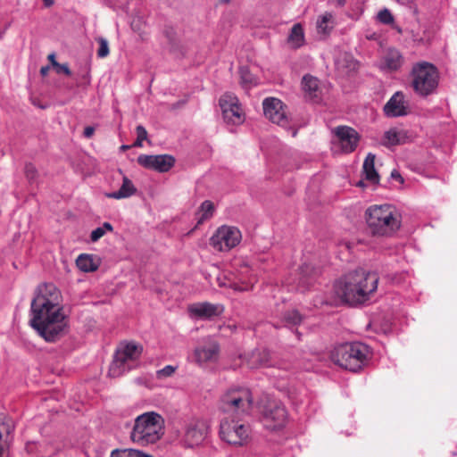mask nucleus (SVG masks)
Returning <instances> with one entry per match:
<instances>
[{
    "label": "nucleus",
    "instance_id": "f257e3e1",
    "mask_svg": "<svg viewBox=\"0 0 457 457\" xmlns=\"http://www.w3.org/2000/svg\"><path fill=\"white\" fill-rule=\"evenodd\" d=\"M29 325L48 343L62 337L69 328L61 291L53 283L39 285L34 294L29 310Z\"/></svg>",
    "mask_w": 457,
    "mask_h": 457
},
{
    "label": "nucleus",
    "instance_id": "f03ea898",
    "mask_svg": "<svg viewBox=\"0 0 457 457\" xmlns=\"http://www.w3.org/2000/svg\"><path fill=\"white\" fill-rule=\"evenodd\" d=\"M221 408L225 412H232L237 419L224 418L220 424V436L229 445H244L250 436L251 429L241 420V416L249 413L253 405L251 391L246 387H233L222 395Z\"/></svg>",
    "mask_w": 457,
    "mask_h": 457
},
{
    "label": "nucleus",
    "instance_id": "7ed1b4c3",
    "mask_svg": "<svg viewBox=\"0 0 457 457\" xmlns=\"http://www.w3.org/2000/svg\"><path fill=\"white\" fill-rule=\"evenodd\" d=\"M378 284V276L363 269L350 271L334 284L336 295L342 301L355 306L370 299Z\"/></svg>",
    "mask_w": 457,
    "mask_h": 457
},
{
    "label": "nucleus",
    "instance_id": "20e7f679",
    "mask_svg": "<svg viewBox=\"0 0 457 457\" xmlns=\"http://www.w3.org/2000/svg\"><path fill=\"white\" fill-rule=\"evenodd\" d=\"M368 228L373 236L391 237L401 227L402 215L392 204L371 205L365 212Z\"/></svg>",
    "mask_w": 457,
    "mask_h": 457
},
{
    "label": "nucleus",
    "instance_id": "39448f33",
    "mask_svg": "<svg viewBox=\"0 0 457 457\" xmlns=\"http://www.w3.org/2000/svg\"><path fill=\"white\" fill-rule=\"evenodd\" d=\"M372 357L369 345L361 342H347L337 345L332 353L333 361L338 366L357 372L365 367Z\"/></svg>",
    "mask_w": 457,
    "mask_h": 457
},
{
    "label": "nucleus",
    "instance_id": "423d86ee",
    "mask_svg": "<svg viewBox=\"0 0 457 457\" xmlns=\"http://www.w3.org/2000/svg\"><path fill=\"white\" fill-rule=\"evenodd\" d=\"M164 419L155 411H147L135 419L130 433L133 443L146 446L155 444L164 435Z\"/></svg>",
    "mask_w": 457,
    "mask_h": 457
},
{
    "label": "nucleus",
    "instance_id": "0eeeda50",
    "mask_svg": "<svg viewBox=\"0 0 457 457\" xmlns=\"http://www.w3.org/2000/svg\"><path fill=\"white\" fill-rule=\"evenodd\" d=\"M439 79L438 69L426 61L413 63L410 71V86L421 98H427L437 93Z\"/></svg>",
    "mask_w": 457,
    "mask_h": 457
},
{
    "label": "nucleus",
    "instance_id": "6e6552de",
    "mask_svg": "<svg viewBox=\"0 0 457 457\" xmlns=\"http://www.w3.org/2000/svg\"><path fill=\"white\" fill-rule=\"evenodd\" d=\"M142 352V346L134 342L120 344L109 368V375L113 378L120 377L136 368Z\"/></svg>",
    "mask_w": 457,
    "mask_h": 457
},
{
    "label": "nucleus",
    "instance_id": "1a4fd4ad",
    "mask_svg": "<svg viewBox=\"0 0 457 457\" xmlns=\"http://www.w3.org/2000/svg\"><path fill=\"white\" fill-rule=\"evenodd\" d=\"M287 420V411L284 404L275 399H269L261 411V421L270 431L282 428Z\"/></svg>",
    "mask_w": 457,
    "mask_h": 457
},
{
    "label": "nucleus",
    "instance_id": "9d476101",
    "mask_svg": "<svg viewBox=\"0 0 457 457\" xmlns=\"http://www.w3.org/2000/svg\"><path fill=\"white\" fill-rule=\"evenodd\" d=\"M242 233L235 226L219 227L210 239V245L220 252H228L240 244Z\"/></svg>",
    "mask_w": 457,
    "mask_h": 457
},
{
    "label": "nucleus",
    "instance_id": "9b49d317",
    "mask_svg": "<svg viewBox=\"0 0 457 457\" xmlns=\"http://www.w3.org/2000/svg\"><path fill=\"white\" fill-rule=\"evenodd\" d=\"M209 426L203 420H192L186 424L183 432V444L185 446L192 448L202 445L207 438Z\"/></svg>",
    "mask_w": 457,
    "mask_h": 457
},
{
    "label": "nucleus",
    "instance_id": "f8f14e48",
    "mask_svg": "<svg viewBox=\"0 0 457 457\" xmlns=\"http://www.w3.org/2000/svg\"><path fill=\"white\" fill-rule=\"evenodd\" d=\"M263 113L271 122L282 128H288L289 118L287 114V105L279 99L267 97L262 102Z\"/></svg>",
    "mask_w": 457,
    "mask_h": 457
},
{
    "label": "nucleus",
    "instance_id": "ddd939ff",
    "mask_svg": "<svg viewBox=\"0 0 457 457\" xmlns=\"http://www.w3.org/2000/svg\"><path fill=\"white\" fill-rule=\"evenodd\" d=\"M333 143L338 145L341 151L345 154L353 152L360 141L359 133L348 126H337L333 129Z\"/></svg>",
    "mask_w": 457,
    "mask_h": 457
},
{
    "label": "nucleus",
    "instance_id": "4468645a",
    "mask_svg": "<svg viewBox=\"0 0 457 457\" xmlns=\"http://www.w3.org/2000/svg\"><path fill=\"white\" fill-rule=\"evenodd\" d=\"M220 353L219 344L212 339H205L195 348L192 358L199 366L217 361Z\"/></svg>",
    "mask_w": 457,
    "mask_h": 457
},
{
    "label": "nucleus",
    "instance_id": "2eb2a0df",
    "mask_svg": "<svg viewBox=\"0 0 457 457\" xmlns=\"http://www.w3.org/2000/svg\"><path fill=\"white\" fill-rule=\"evenodd\" d=\"M223 119L227 123L239 124L243 121L237 97L232 93H225L219 100Z\"/></svg>",
    "mask_w": 457,
    "mask_h": 457
},
{
    "label": "nucleus",
    "instance_id": "dca6fc26",
    "mask_svg": "<svg viewBox=\"0 0 457 457\" xmlns=\"http://www.w3.org/2000/svg\"><path fill=\"white\" fill-rule=\"evenodd\" d=\"M187 311L189 316L194 320H211L220 316L224 308L221 304L202 302L188 305Z\"/></svg>",
    "mask_w": 457,
    "mask_h": 457
},
{
    "label": "nucleus",
    "instance_id": "f3484780",
    "mask_svg": "<svg viewBox=\"0 0 457 457\" xmlns=\"http://www.w3.org/2000/svg\"><path fill=\"white\" fill-rule=\"evenodd\" d=\"M137 163L145 169L166 172L174 165L175 159L169 154H140L137 157Z\"/></svg>",
    "mask_w": 457,
    "mask_h": 457
},
{
    "label": "nucleus",
    "instance_id": "a211bd4d",
    "mask_svg": "<svg viewBox=\"0 0 457 457\" xmlns=\"http://www.w3.org/2000/svg\"><path fill=\"white\" fill-rule=\"evenodd\" d=\"M384 113L388 118L403 117L409 114V103L402 91H396L386 103Z\"/></svg>",
    "mask_w": 457,
    "mask_h": 457
},
{
    "label": "nucleus",
    "instance_id": "6ab92c4d",
    "mask_svg": "<svg viewBox=\"0 0 457 457\" xmlns=\"http://www.w3.org/2000/svg\"><path fill=\"white\" fill-rule=\"evenodd\" d=\"M14 424L12 419L0 418V457H9V450L13 440Z\"/></svg>",
    "mask_w": 457,
    "mask_h": 457
},
{
    "label": "nucleus",
    "instance_id": "aec40b11",
    "mask_svg": "<svg viewBox=\"0 0 457 457\" xmlns=\"http://www.w3.org/2000/svg\"><path fill=\"white\" fill-rule=\"evenodd\" d=\"M404 62L403 56L399 50L388 48L381 58L379 68L383 71H397Z\"/></svg>",
    "mask_w": 457,
    "mask_h": 457
},
{
    "label": "nucleus",
    "instance_id": "412c9836",
    "mask_svg": "<svg viewBox=\"0 0 457 457\" xmlns=\"http://www.w3.org/2000/svg\"><path fill=\"white\" fill-rule=\"evenodd\" d=\"M302 89L304 93V97L313 103H318L321 100V88L320 80L310 74H306L302 79Z\"/></svg>",
    "mask_w": 457,
    "mask_h": 457
},
{
    "label": "nucleus",
    "instance_id": "4be33fe9",
    "mask_svg": "<svg viewBox=\"0 0 457 457\" xmlns=\"http://www.w3.org/2000/svg\"><path fill=\"white\" fill-rule=\"evenodd\" d=\"M249 369H259L272 365L270 360V352L266 349H255L244 358Z\"/></svg>",
    "mask_w": 457,
    "mask_h": 457
},
{
    "label": "nucleus",
    "instance_id": "5701e85b",
    "mask_svg": "<svg viewBox=\"0 0 457 457\" xmlns=\"http://www.w3.org/2000/svg\"><path fill=\"white\" fill-rule=\"evenodd\" d=\"M299 281L296 286V289L300 291H304L308 289L312 285L314 275L316 273L315 269L308 263L303 264L299 269Z\"/></svg>",
    "mask_w": 457,
    "mask_h": 457
},
{
    "label": "nucleus",
    "instance_id": "b1692460",
    "mask_svg": "<svg viewBox=\"0 0 457 457\" xmlns=\"http://www.w3.org/2000/svg\"><path fill=\"white\" fill-rule=\"evenodd\" d=\"M137 192V188L132 181L126 176H123L122 184L119 190L106 194L108 198L123 199L133 195Z\"/></svg>",
    "mask_w": 457,
    "mask_h": 457
},
{
    "label": "nucleus",
    "instance_id": "393cba45",
    "mask_svg": "<svg viewBox=\"0 0 457 457\" xmlns=\"http://www.w3.org/2000/svg\"><path fill=\"white\" fill-rule=\"evenodd\" d=\"M363 173L365 179L373 184H378L379 176L375 169V154L369 153L363 162Z\"/></svg>",
    "mask_w": 457,
    "mask_h": 457
},
{
    "label": "nucleus",
    "instance_id": "a878e982",
    "mask_svg": "<svg viewBox=\"0 0 457 457\" xmlns=\"http://www.w3.org/2000/svg\"><path fill=\"white\" fill-rule=\"evenodd\" d=\"M287 42L295 49L303 46L305 42L304 31L300 23H296L292 27L287 37Z\"/></svg>",
    "mask_w": 457,
    "mask_h": 457
},
{
    "label": "nucleus",
    "instance_id": "bb28decb",
    "mask_svg": "<svg viewBox=\"0 0 457 457\" xmlns=\"http://www.w3.org/2000/svg\"><path fill=\"white\" fill-rule=\"evenodd\" d=\"M214 211L215 207L212 202L209 200L204 201L195 213L197 225L202 224L206 220L211 219L213 216Z\"/></svg>",
    "mask_w": 457,
    "mask_h": 457
},
{
    "label": "nucleus",
    "instance_id": "cd10ccee",
    "mask_svg": "<svg viewBox=\"0 0 457 457\" xmlns=\"http://www.w3.org/2000/svg\"><path fill=\"white\" fill-rule=\"evenodd\" d=\"M406 132L404 130L390 129L384 135L385 144L396 145L406 142Z\"/></svg>",
    "mask_w": 457,
    "mask_h": 457
},
{
    "label": "nucleus",
    "instance_id": "c85d7f7f",
    "mask_svg": "<svg viewBox=\"0 0 457 457\" xmlns=\"http://www.w3.org/2000/svg\"><path fill=\"white\" fill-rule=\"evenodd\" d=\"M77 267L84 272H92L98 269V264L96 263L92 255L81 253L76 260Z\"/></svg>",
    "mask_w": 457,
    "mask_h": 457
},
{
    "label": "nucleus",
    "instance_id": "c756f323",
    "mask_svg": "<svg viewBox=\"0 0 457 457\" xmlns=\"http://www.w3.org/2000/svg\"><path fill=\"white\" fill-rule=\"evenodd\" d=\"M251 269L248 266L247 263L245 262H242V264L240 265V268L238 270V279L241 281L243 286H237L235 284V289L236 290H246L248 288V285L253 283V280L251 278Z\"/></svg>",
    "mask_w": 457,
    "mask_h": 457
},
{
    "label": "nucleus",
    "instance_id": "7c9ffc66",
    "mask_svg": "<svg viewBox=\"0 0 457 457\" xmlns=\"http://www.w3.org/2000/svg\"><path fill=\"white\" fill-rule=\"evenodd\" d=\"M316 27L319 33L327 34L333 28V15L331 12H325L318 17Z\"/></svg>",
    "mask_w": 457,
    "mask_h": 457
},
{
    "label": "nucleus",
    "instance_id": "2f4dec72",
    "mask_svg": "<svg viewBox=\"0 0 457 457\" xmlns=\"http://www.w3.org/2000/svg\"><path fill=\"white\" fill-rule=\"evenodd\" d=\"M303 320L302 315L296 310H291L284 313L282 322L283 326L293 330Z\"/></svg>",
    "mask_w": 457,
    "mask_h": 457
},
{
    "label": "nucleus",
    "instance_id": "473e14b6",
    "mask_svg": "<svg viewBox=\"0 0 457 457\" xmlns=\"http://www.w3.org/2000/svg\"><path fill=\"white\" fill-rule=\"evenodd\" d=\"M110 457H153L140 450L133 448L114 449L111 452Z\"/></svg>",
    "mask_w": 457,
    "mask_h": 457
},
{
    "label": "nucleus",
    "instance_id": "72a5a7b5",
    "mask_svg": "<svg viewBox=\"0 0 457 457\" xmlns=\"http://www.w3.org/2000/svg\"><path fill=\"white\" fill-rule=\"evenodd\" d=\"M113 230V227L110 222H104L101 227L94 229L90 234V240L93 243L97 242L101 237H103L105 233L112 232Z\"/></svg>",
    "mask_w": 457,
    "mask_h": 457
},
{
    "label": "nucleus",
    "instance_id": "f704fd0d",
    "mask_svg": "<svg viewBox=\"0 0 457 457\" xmlns=\"http://www.w3.org/2000/svg\"><path fill=\"white\" fill-rule=\"evenodd\" d=\"M378 21L385 25H391L395 21V18L391 12L387 8H384L383 10L379 11L377 15Z\"/></svg>",
    "mask_w": 457,
    "mask_h": 457
},
{
    "label": "nucleus",
    "instance_id": "c9c22d12",
    "mask_svg": "<svg viewBox=\"0 0 457 457\" xmlns=\"http://www.w3.org/2000/svg\"><path fill=\"white\" fill-rule=\"evenodd\" d=\"M240 73V79L241 83L244 87H250L254 83V78L253 75L248 71V70L245 67L240 68L239 71Z\"/></svg>",
    "mask_w": 457,
    "mask_h": 457
},
{
    "label": "nucleus",
    "instance_id": "e433bc0d",
    "mask_svg": "<svg viewBox=\"0 0 457 457\" xmlns=\"http://www.w3.org/2000/svg\"><path fill=\"white\" fill-rule=\"evenodd\" d=\"M74 79L78 87H86L90 84V75L87 71L75 75Z\"/></svg>",
    "mask_w": 457,
    "mask_h": 457
},
{
    "label": "nucleus",
    "instance_id": "4c0bfd02",
    "mask_svg": "<svg viewBox=\"0 0 457 457\" xmlns=\"http://www.w3.org/2000/svg\"><path fill=\"white\" fill-rule=\"evenodd\" d=\"M25 176L29 182H34L37 177V170L34 164L29 162L25 164Z\"/></svg>",
    "mask_w": 457,
    "mask_h": 457
},
{
    "label": "nucleus",
    "instance_id": "58836bf2",
    "mask_svg": "<svg viewBox=\"0 0 457 457\" xmlns=\"http://www.w3.org/2000/svg\"><path fill=\"white\" fill-rule=\"evenodd\" d=\"M176 370V367L172 365H166L162 369L156 371V378L159 379L171 377Z\"/></svg>",
    "mask_w": 457,
    "mask_h": 457
},
{
    "label": "nucleus",
    "instance_id": "ea45409f",
    "mask_svg": "<svg viewBox=\"0 0 457 457\" xmlns=\"http://www.w3.org/2000/svg\"><path fill=\"white\" fill-rule=\"evenodd\" d=\"M99 48L97 50V56L99 58H104L109 54V46L105 38L100 37L98 39Z\"/></svg>",
    "mask_w": 457,
    "mask_h": 457
},
{
    "label": "nucleus",
    "instance_id": "a19ab883",
    "mask_svg": "<svg viewBox=\"0 0 457 457\" xmlns=\"http://www.w3.org/2000/svg\"><path fill=\"white\" fill-rule=\"evenodd\" d=\"M54 68L55 69L57 73H64L66 75H71V70L67 63L54 62Z\"/></svg>",
    "mask_w": 457,
    "mask_h": 457
},
{
    "label": "nucleus",
    "instance_id": "79ce46f5",
    "mask_svg": "<svg viewBox=\"0 0 457 457\" xmlns=\"http://www.w3.org/2000/svg\"><path fill=\"white\" fill-rule=\"evenodd\" d=\"M136 130H137V137L138 138V141H144L146 139L147 131L142 125H138L137 127Z\"/></svg>",
    "mask_w": 457,
    "mask_h": 457
},
{
    "label": "nucleus",
    "instance_id": "37998d69",
    "mask_svg": "<svg viewBox=\"0 0 457 457\" xmlns=\"http://www.w3.org/2000/svg\"><path fill=\"white\" fill-rule=\"evenodd\" d=\"M395 2H397L398 4H402V5H404V6H408L410 8H413L414 10V12L417 13V7H416V2L418 0H395Z\"/></svg>",
    "mask_w": 457,
    "mask_h": 457
},
{
    "label": "nucleus",
    "instance_id": "c03bdc74",
    "mask_svg": "<svg viewBox=\"0 0 457 457\" xmlns=\"http://www.w3.org/2000/svg\"><path fill=\"white\" fill-rule=\"evenodd\" d=\"M391 179L398 181L399 183L403 184V177L401 176V174L396 170H394L392 172H391Z\"/></svg>",
    "mask_w": 457,
    "mask_h": 457
},
{
    "label": "nucleus",
    "instance_id": "a18cd8bd",
    "mask_svg": "<svg viewBox=\"0 0 457 457\" xmlns=\"http://www.w3.org/2000/svg\"><path fill=\"white\" fill-rule=\"evenodd\" d=\"M94 132H95V129L93 127H86L85 129H84V136L85 137H91L93 135H94Z\"/></svg>",
    "mask_w": 457,
    "mask_h": 457
},
{
    "label": "nucleus",
    "instance_id": "49530a36",
    "mask_svg": "<svg viewBox=\"0 0 457 457\" xmlns=\"http://www.w3.org/2000/svg\"><path fill=\"white\" fill-rule=\"evenodd\" d=\"M50 70V66L46 65V66H43L41 67L40 69V74L45 77L48 74V71Z\"/></svg>",
    "mask_w": 457,
    "mask_h": 457
},
{
    "label": "nucleus",
    "instance_id": "de8ad7c7",
    "mask_svg": "<svg viewBox=\"0 0 457 457\" xmlns=\"http://www.w3.org/2000/svg\"><path fill=\"white\" fill-rule=\"evenodd\" d=\"M48 60L50 61L51 62V65L54 67V62H57L56 60H55V54L54 53L50 54L48 55Z\"/></svg>",
    "mask_w": 457,
    "mask_h": 457
},
{
    "label": "nucleus",
    "instance_id": "09e8293b",
    "mask_svg": "<svg viewBox=\"0 0 457 457\" xmlns=\"http://www.w3.org/2000/svg\"><path fill=\"white\" fill-rule=\"evenodd\" d=\"M46 7H50L54 4V0H43Z\"/></svg>",
    "mask_w": 457,
    "mask_h": 457
},
{
    "label": "nucleus",
    "instance_id": "8fccbe9b",
    "mask_svg": "<svg viewBox=\"0 0 457 457\" xmlns=\"http://www.w3.org/2000/svg\"><path fill=\"white\" fill-rule=\"evenodd\" d=\"M391 279L394 283H400V278H398V275H395Z\"/></svg>",
    "mask_w": 457,
    "mask_h": 457
},
{
    "label": "nucleus",
    "instance_id": "3c124183",
    "mask_svg": "<svg viewBox=\"0 0 457 457\" xmlns=\"http://www.w3.org/2000/svg\"><path fill=\"white\" fill-rule=\"evenodd\" d=\"M337 4L343 6L345 4V0H336Z\"/></svg>",
    "mask_w": 457,
    "mask_h": 457
},
{
    "label": "nucleus",
    "instance_id": "603ef678",
    "mask_svg": "<svg viewBox=\"0 0 457 457\" xmlns=\"http://www.w3.org/2000/svg\"><path fill=\"white\" fill-rule=\"evenodd\" d=\"M142 142H143V141H138V138L137 137V140H136V142H135L134 145H135V146H141V145H142Z\"/></svg>",
    "mask_w": 457,
    "mask_h": 457
},
{
    "label": "nucleus",
    "instance_id": "864d4df0",
    "mask_svg": "<svg viewBox=\"0 0 457 457\" xmlns=\"http://www.w3.org/2000/svg\"><path fill=\"white\" fill-rule=\"evenodd\" d=\"M129 147V145H122L120 146V148H121L122 150L128 149Z\"/></svg>",
    "mask_w": 457,
    "mask_h": 457
},
{
    "label": "nucleus",
    "instance_id": "5fc2aeb1",
    "mask_svg": "<svg viewBox=\"0 0 457 457\" xmlns=\"http://www.w3.org/2000/svg\"><path fill=\"white\" fill-rule=\"evenodd\" d=\"M295 335H296V337H297L298 339H300V334L297 332V330H295Z\"/></svg>",
    "mask_w": 457,
    "mask_h": 457
},
{
    "label": "nucleus",
    "instance_id": "6e6d98bb",
    "mask_svg": "<svg viewBox=\"0 0 457 457\" xmlns=\"http://www.w3.org/2000/svg\"><path fill=\"white\" fill-rule=\"evenodd\" d=\"M221 2H224V3H228L229 0H220Z\"/></svg>",
    "mask_w": 457,
    "mask_h": 457
}]
</instances>
